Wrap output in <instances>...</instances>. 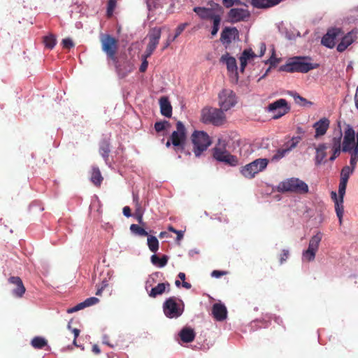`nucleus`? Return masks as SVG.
Returning a JSON list of instances; mask_svg holds the SVG:
<instances>
[{
  "label": "nucleus",
  "mask_w": 358,
  "mask_h": 358,
  "mask_svg": "<svg viewBox=\"0 0 358 358\" xmlns=\"http://www.w3.org/2000/svg\"><path fill=\"white\" fill-rule=\"evenodd\" d=\"M148 7L149 9L151 8V7L157 8V7H162L164 3L166 0H145Z\"/></svg>",
  "instance_id": "45"
},
{
  "label": "nucleus",
  "mask_w": 358,
  "mask_h": 358,
  "mask_svg": "<svg viewBox=\"0 0 358 358\" xmlns=\"http://www.w3.org/2000/svg\"><path fill=\"white\" fill-rule=\"evenodd\" d=\"M226 271L215 270L211 273V276L215 278H219L221 276L226 275Z\"/></svg>",
  "instance_id": "54"
},
{
  "label": "nucleus",
  "mask_w": 358,
  "mask_h": 358,
  "mask_svg": "<svg viewBox=\"0 0 358 358\" xmlns=\"http://www.w3.org/2000/svg\"><path fill=\"white\" fill-rule=\"evenodd\" d=\"M114 64L116 71L121 78L126 77L134 69L133 65L128 61H126L122 64H119L117 62V64Z\"/></svg>",
  "instance_id": "23"
},
{
  "label": "nucleus",
  "mask_w": 358,
  "mask_h": 358,
  "mask_svg": "<svg viewBox=\"0 0 358 358\" xmlns=\"http://www.w3.org/2000/svg\"><path fill=\"white\" fill-rule=\"evenodd\" d=\"M172 37L171 35H169L167 38V39L166 40V41L164 42V45L162 48V50L164 51L170 45L171 43L174 41L175 40H172Z\"/></svg>",
  "instance_id": "55"
},
{
  "label": "nucleus",
  "mask_w": 358,
  "mask_h": 358,
  "mask_svg": "<svg viewBox=\"0 0 358 358\" xmlns=\"http://www.w3.org/2000/svg\"><path fill=\"white\" fill-rule=\"evenodd\" d=\"M84 308H86V304L83 301V302H81V303L77 304L76 306H75L72 308L68 310V313H73V312H76V311H78L80 310L83 309Z\"/></svg>",
  "instance_id": "51"
},
{
  "label": "nucleus",
  "mask_w": 358,
  "mask_h": 358,
  "mask_svg": "<svg viewBox=\"0 0 358 358\" xmlns=\"http://www.w3.org/2000/svg\"><path fill=\"white\" fill-rule=\"evenodd\" d=\"M341 29L332 28L322 38V44L329 48H332L336 45V38L341 35Z\"/></svg>",
  "instance_id": "15"
},
{
  "label": "nucleus",
  "mask_w": 358,
  "mask_h": 358,
  "mask_svg": "<svg viewBox=\"0 0 358 358\" xmlns=\"http://www.w3.org/2000/svg\"><path fill=\"white\" fill-rule=\"evenodd\" d=\"M123 214L127 217L131 216V208L129 206H124L122 210Z\"/></svg>",
  "instance_id": "58"
},
{
  "label": "nucleus",
  "mask_w": 358,
  "mask_h": 358,
  "mask_svg": "<svg viewBox=\"0 0 358 358\" xmlns=\"http://www.w3.org/2000/svg\"><path fill=\"white\" fill-rule=\"evenodd\" d=\"M187 138L186 128L182 122L178 121L176 123V130L173 131L170 136L172 145L176 148L184 149Z\"/></svg>",
  "instance_id": "10"
},
{
  "label": "nucleus",
  "mask_w": 358,
  "mask_h": 358,
  "mask_svg": "<svg viewBox=\"0 0 358 358\" xmlns=\"http://www.w3.org/2000/svg\"><path fill=\"white\" fill-rule=\"evenodd\" d=\"M110 152V145L109 142L106 140L101 141L99 145V153L106 162L108 160Z\"/></svg>",
  "instance_id": "33"
},
{
  "label": "nucleus",
  "mask_w": 358,
  "mask_h": 358,
  "mask_svg": "<svg viewBox=\"0 0 358 358\" xmlns=\"http://www.w3.org/2000/svg\"><path fill=\"white\" fill-rule=\"evenodd\" d=\"M194 11L199 15V16H201V7L200 6H198V7H195L194 8Z\"/></svg>",
  "instance_id": "64"
},
{
  "label": "nucleus",
  "mask_w": 358,
  "mask_h": 358,
  "mask_svg": "<svg viewBox=\"0 0 358 358\" xmlns=\"http://www.w3.org/2000/svg\"><path fill=\"white\" fill-rule=\"evenodd\" d=\"M348 181L340 180L339 187H338V194L339 198L337 197L339 203L343 205V196L345 193L346 186Z\"/></svg>",
  "instance_id": "41"
},
{
  "label": "nucleus",
  "mask_w": 358,
  "mask_h": 358,
  "mask_svg": "<svg viewBox=\"0 0 358 358\" xmlns=\"http://www.w3.org/2000/svg\"><path fill=\"white\" fill-rule=\"evenodd\" d=\"M341 138H342V134L341 131H339L338 135L334 136L331 139V148H341Z\"/></svg>",
  "instance_id": "43"
},
{
  "label": "nucleus",
  "mask_w": 358,
  "mask_h": 358,
  "mask_svg": "<svg viewBox=\"0 0 358 358\" xmlns=\"http://www.w3.org/2000/svg\"><path fill=\"white\" fill-rule=\"evenodd\" d=\"M166 124H169V122L167 121H163V122H157L155 124V129L157 132H161L164 131L166 128Z\"/></svg>",
  "instance_id": "48"
},
{
  "label": "nucleus",
  "mask_w": 358,
  "mask_h": 358,
  "mask_svg": "<svg viewBox=\"0 0 358 358\" xmlns=\"http://www.w3.org/2000/svg\"><path fill=\"white\" fill-rule=\"evenodd\" d=\"M221 62L226 64L227 70L231 73L237 74L236 60L234 57H231L228 53L224 55L221 57Z\"/></svg>",
  "instance_id": "24"
},
{
  "label": "nucleus",
  "mask_w": 358,
  "mask_h": 358,
  "mask_svg": "<svg viewBox=\"0 0 358 358\" xmlns=\"http://www.w3.org/2000/svg\"><path fill=\"white\" fill-rule=\"evenodd\" d=\"M290 110L287 101L284 99H280L268 106V110L273 114L274 119H278L287 114Z\"/></svg>",
  "instance_id": "12"
},
{
  "label": "nucleus",
  "mask_w": 358,
  "mask_h": 358,
  "mask_svg": "<svg viewBox=\"0 0 358 358\" xmlns=\"http://www.w3.org/2000/svg\"><path fill=\"white\" fill-rule=\"evenodd\" d=\"M160 111L162 115L170 117L172 115V106L166 96H162L159 99Z\"/></svg>",
  "instance_id": "28"
},
{
  "label": "nucleus",
  "mask_w": 358,
  "mask_h": 358,
  "mask_svg": "<svg viewBox=\"0 0 358 358\" xmlns=\"http://www.w3.org/2000/svg\"><path fill=\"white\" fill-rule=\"evenodd\" d=\"M331 197L334 201L335 203V210L336 215L339 220V224H342V220H343V205H341V203H339L338 199H337V194L336 192L331 193Z\"/></svg>",
  "instance_id": "31"
},
{
  "label": "nucleus",
  "mask_w": 358,
  "mask_h": 358,
  "mask_svg": "<svg viewBox=\"0 0 358 358\" xmlns=\"http://www.w3.org/2000/svg\"><path fill=\"white\" fill-rule=\"evenodd\" d=\"M266 51V45L264 43L259 44V53L258 55H255L251 49L245 50L240 57L241 71L243 72L244 69L249 61L257 57H262Z\"/></svg>",
  "instance_id": "13"
},
{
  "label": "nucleus",
  "mask_w": 358,
  "mask_h": 358,
  "mask_svg": "<svg viewBox=\"0 0 358 358\" xmlns=\"http://www.w3.org/2000/svg\"><path fill=\"white\" fill-rule=\"evenodd\" d=\"M222 3L224 6L227 8H229L233 6L235 4H238L240 3L239 0H223Z\"/></svg>",
  "instance_id": "53"
},
{
  "label": "nucleus",
  "mask_w": 358,
  "mask_h": 358,
  "mask_svg": "<svg viewBox=\"0 0 358 358\" xmlns=\"http://www.w3.org/2000/svg\"><path fill=\"white\" fill-rule=\"evenodd\" d=\"M180 338L184 343H190L194 339V332L189 328H183L180 332Z\"/></svg>",
  "instance_id": "30"
},
{
  "label": "nucleus",
  "mask_w": 358,
  "mask_h": 358,
  "mask_svg": "<svg viewBox=\"0 0 358 358\" xmlns=\"http://www.w3.org/2000/svg\"><path fill=\"white\" fill-rule=\"evenodd\" d=\"M298 143L299 140L297 138H293L289 143L285 145V148L279 149L277 150L276 153L272 157V160L278 161L283 158L286 154L296 147Z\"/></svg>",
  "instance_id": "19"
},
{
  "label": "nucleus",
  "mask_w": 358,
  "mask_h": 358,
  "mask_svg": "<svg viewBox=\"0 0 358 358\" xmlns=\"http://www.w3.org/2000/svg\"><path fill=\"white\" fill-rule=\"evenodd\" d=\"M238 38V31L236 27H225L222 33L220 41L223 44L229 45Z\"/></svg>",
  "instance_id": "18"
},
{
  "label": "nucleus",
  "mask_w": 358,
  "mask_h": 358,
  "mask_svg": "<svg viewBox=\"0 0 358 358\" xmlns=\"http://www.w3.org/2000/svg\"><path fill=\"white\" fill-rule=\"evenodd\" d=\"M355 34L353 32H349L342 38L341 41L337 45V50L340 52H343L355 40Z\"/></svg>",
  "instance_id": "25"
},
{
  "label": "nucleus",
  "mask_w": 358,
  "mask_h": 358,
  "mask_svg": "<svg viewBox=\"0 0 358 358\" xmlns=\"http://www.w3.org/2000/svg\"><path fill=\"white\" fill-rule=\"evenodd\" d=\"M116 6L115 0H108V10H114Z\"/></svg>",
  "instance_id": "59"
},
{
  "label": "nucleus",
  "mask_w": 358,
  "mask_h": 358,
  "mask_svg": "<svg viewBox=\"0 0 358 358\" xmlns=\"http://www.w3.org/2000/svg\"><path fill=\"white\" fill-rule=\"evenodd\" d=\"M143 209L141 206H136V210L134 213V217L138 223L141 224L143 222Z\"/></svg>",
  "instance_id": "46"
},
{
  "label": "nucleus",
  "mask_w": 358,
  "mask_h": 358,
  "mask_svg": "<svg viewBox=\"0 0 358 358\" xmlns=\"http://www.w3.org/2000/svg\"><path fill=\"white\" fill-rule=\"evenodd\" d=\"M43 42L45 48L52 50L56 45V36L52 34H50L43 37Z\"/></svg>",
  "instance_id": "37"
},
{
  "label": "nucleus",
  "mask_w": 358,
  "mask_h": 358,
  "mask_svg": "<svg viewBox=\"0 0 358 358\" xmlns=\"http://www.w3.org/2000/svg\"><path fill=\"white\" fill-rule=\"evenodd\" d=\"M190 139L193 145L192 150L196 157H199L201 155V131H194Z\"/></svg>",
  "instance_id": "22"
},
{
  "label": "nucleus",
  "mask_w": 358,
  "mask_h": 358,
  "mask_svg": "<svg viewBox=\"0 0 358 358\" xmlns=\"http://www.w3.org/2000/svg\"><path fill=\"white\" fill-rule=\"evenodd\" d=\"M249 16V11L244 8H231L228 13L229 20L233 23L245 20Z\"/></svg>",
  "instance_id": "16"
},
{
  "label": "nucleus",
  "mask_w": 358,
  "mask_h": 358,
  "mask_svg": "<svg viewBox=\"0 0 358 358\" xmlns=\"http://www.w3.org/2000/svg\"><path fill=\"white\" fill-rule=\"evenodd\" d=\"M213 156L219 162H224L230 166H235L238 164V159L229 153L227 150L215 148Z\"/></svg>",
  "instance_id": "14"
},
{
  "label": "nucleus",
  "mask_w": 358,
  "mask_h": 358,
  "mask_svg": "<svg viewBox=\"0 0 358 358\" xmlns=\"http://www.w3.org/2000/svg\"><path fill=\"white\" fill-rule=\"evenodd\" d=\"M103 180L100 170L98 167H93L91 175V181L96 186H100Z\"/></svg>",
  "instance_id": "36"
},
{
  "label": "nucleus",
  "mask_w": 358,
  "mask_h": 358,
  "mask_svg": "<svg viewBox=\"0 0 358 358\" xmlns=\"http://www.w3.org/2000/svg\"><path fill=\"white\" fill-rule=\"evenodd\" d=\"M150 260L153 265L162 268L167 264L169 257L166 255H163L162 257H159L157 255H153L151 256Z\"/></svg>",
  "instance_id": "32"
},
{
  "label": "nucleus",
  "mask_w": 358,
  "mask_h": 358,
  "mask_svg": "<svg viewBox=\"0 0 358 358\" xmlns=\"http://www.w3.org/2000/svg\"><path fill=\"white\" fill-rule=\"evenodd\" d=\"M31 345L34 349H43L48 345V341L41 336H35L31 341Z\"/></svg>",
  "instance_id": "34"
},
{
  "label": "nucleus",
  "mask_w": 358,
  "mask_h": 358,
  "mask_svg": "<svg viewBox=\"0 0 358 358\" xmlns=\"http://www.w3.org/2000/svg\"><path fill=\"white\" fill-rule=\"evenodd\" d=\"M322 234L317 231L309 240L308 247L304 250L301 254V260L303 262H310L314 261L316 253L319 249L320 243L322 239Z\"/></svg>",
  "instance_id": "6"
},
{
  "label": "nucleus",
  "mask_w": 358,
  "mask_h": 358,
  "mask_svg": "<svg viewBox=\"0 0 358 358\" xmlns=\"http://www.w3.org/2000/svg\"><path fill=\"white\" fill-rule=\"evenodd\" d=\"M236 103V96L231 90L223 89L218 94V103L223 111H227L235 106Z\"/></svg>",
  "instance_id": "9"
},
{
  "label": "nucleus",
  "mask_w": 358,
  "mask_h": 358,
  "mask_svg": "<svg viewBox=\"0 0 358 358\" xmlns=\"http://www.w3.org/2000/svg\"><path fill=\"white\" fill-rule=\"evenodd\" d=\"M162 35V28L160 27H154L151 29L148 34V38L149 42L147 45L145 49V57H150L154 51L155 50L157 45L159 44L160 38Z\"/></svg>",
  "instance_id": "11"
},
{
  "label": "nucleus",
  "mask_w": 358,
  "mask_h": 358,
  "mask_svg": "<svg viewBox=\"0 0 358 358\" xmlns=\"http://www.w3.org/2000/svg\"><path fill=\"white\" fill-rule=\"evenodd\" d=\"M225 121V115L221 109L206 107L203 108V122H209L215 126L221 125Z\"/></svg>",
  "instance_id": "8"
},
{
  "label": "nucleus",
  "mask_w": 358,
  "mask_h": 358,
  "mask_svg": "<svg viewBox=\"0 0 358 358\" xmlns=\"http://www.w3.org/2000/svg\"><path fill=\"white\" fill-rule=\"evenodd\" d=\"M86 304V307L94 305L99 302V299L96 297H90L84 301Z\"/></svg>",
  "instance_id": "52"
},
{
  "label": "nucleus",
  "mask_w": 358,
  "mask_h": 358,
  "mask_svg": "<svg viewBox=\"0 0 358 358\" xmlns=\"http://www.w3.org/2000/svg\"><path fill=\"white\" fill-rule=\"evenodd\" d=\"M269 160L266 158H259L243 166L241 174L246 178L252 179L257 174L264 171L268 166Z\"/></svg>",
  "instance_id": "5"
},
{
  "label": "nucleus",
  "mask_w": 358,
  "mask_h": 358,
  "mask_svg": "<svg viewBox=\"0 0 358 358\" xmlns=\"http://www.w3.org/2000/svg\"><path fill=\"white\" fill-rule=\"evenodd\" d=\"M189 24H190L189 22H185L179 24L176 29L175 34L172 37V40H176L185 29V28L189 26Z\"/></svg>",
  "instance_id": "44"
},
{
  "label": "nucleus",
  "mask_w": 358,
  "mask_h": 358,
  "mask_svg": "<svg viewBox=\"0 0 358 358\" xmlns=\"http://www.w3.org/2000/svg\"><path fill=\"white\" fill-rule=\"evenodd\" d=\"M354 99H355V107L358 110V86L356 88V92H355Z\"/></svg>",
  "instance_id": "61"
},
{
  "label": "nucleus",
  "mask_w": 358,
  "mask_h": 358,
  "mask_svg": "<svg viewBox=\"0 0 358 358\" xmlns=\"http://www.w3.org/2000/svg\"><path fill=\"white\" fill-rule=\"evenodd\" d=\"M278 62L277 59L275 57V52L274 50H272V55L271 57L266 62V64H270L271 65L275 64Z\"/></svg>",
  "instance_id": "56"
},
{
  "label": "nucleus",
  "mask_w": 358,
  "mask_h": 358,
  "mask_svg": "<svg viewBox=\"0 0 358 358\" xmlns=\"http://www.w3.org/2000/svg\"><path fill=\"white\" fill-rule=\"evenodd\" d=\"M329 124L330 121L326 117L321 118L320 120L316 122L313 124V128L315 129V138H318L319 137L324 136L327 133V131L329 127Z\"/></svg>",
  "instance_id": "20"
},
{
  "label": "nucleus",
  "mask_w": 358,
  "mask_h": 358,
  "mask_svg": "<svg viewBox=\"0 0 358 358\" xmlns=\"http://www.w3.org/2000/svg\"><path fill=\"white\" fill-rule=\"evenodd\" d=\"M342 151L350 154V164L356 166L358 162V143L355 142V130L350 126L345 131Z\"/></svg>",
  "instance_id": "1"
},
{
  "label": "nucleus",
  "mask_w": 358,
  "mask_h": 358,
  "mask_svg": "<svg viewBox=\"0 0 358 358\" xmlns=\"http://www.w3.org/2000/svg\"><path fill=\"white\" fill-rule=\"evenodd\" d=\"M130 230L132 233L141 236H148V232L143 228L136 224H131Z\"/></svg>",
  "instance_id": "42"
},
{
  "label": "nucleus",
  "mask_w": 358,
  "mask_h": 358,
  "mask_svg": "<svg viewBox=\"0 0 358 358\" xmlns=\"http://www.w3.org/2000/svg\"><path fill=\"white\" fill-rule=\"evenodd\" d=\"M133 201H134L136 206H141V203H140L139 197H138V195H136V194H134L133 195Z\"/></svg>",
  "instance_id": "60"
},
{
  "label": "nucleus",
  "mask_w": 358,
  "mask_h": 358,
  "mask_svg": "<svg viewBox=\"0 0 358 358\" xmlns=\"http://www.w3.org/2000/svg\"><path fill=\"white\" fill-rule=\"evenodd\" d=\"M333 154L336 156H338L341 153V148H331Z\"/></svg>",
  "instance_id": "63"
},
{
  "label": "nucleus",
  "mask_w": 358,
  "mask_h": 358,
  "mask_svg": "<svg viewBox=\"0 0 358 358\" xmlns=\"http://www.w3.org/2000/svg\"><path fill=\"white\" fill-rule=\"evenodd\" d=\"M210 22H212V24H213V27H212L210 32H211L212 36H214L218 32L221 18L219 15L213 14L210 16Z\"/></svg>",
  "instance_id": "35"
},
{
  "label": "nucleus",
  "mask_w": 358,
  "mask_h": 358,
  "mask_svg": "<svg viewBox=\"0 0 358 358\" xmlns=\"http://www.w3.org/2000/svg\"><path fill=\"white\" fill-rule=\"evenodd\" d=\"M212 314L217 321H223L227 316V308L221 303H216L213 306Z\"/></svg>",
  "instance_id": "21"
},
{
  "label": "nucleus",
  "mask_w": 358,
  "mask_h": 358,
  "mask_svg": "<svg viewBox=\"0 0 358 358\" xmlns=\"http://www.w3.org/2000/svg\"><path fill=\"white\" fill-rule=\"evenodd\" d=\"M307 57H294L290 58L285 65L280 66V70L289 73H307L317 67V64L310 63Z\"/></svg>",
  "instance_id": "2"
},
{
  "label": "nucleus",
  "mask_w": 358,
  "mask_h": 358,
  "mask_svg": "<svg viewBox=\"0 0 358 358\" xmlns=\"http://www.w3.org/2000/svg\"><path fill=\"white\" fill-rule=\"evenodd\" d=\"M62 43L63 48L66 49H71V48L74 47L73 41L69 38L63 39Z\"/></svg>",
  "instance_id": "50"
},
{
  "label": "nucleus",
  "mask_w": 358,
  "mask_h": 358,
  "mask_svg": "<svg viewBox=\"0 0 358 358\" xmlns=\"http://www.w3.org/2000/svg\"><path fill=\"white\" fill-rule=\"evenodd\" d=\"M101 50L106 53L108 60L113 64L117 63V53L118 50V40L110 34H102L100 38Z\"/></svg>",
  "instance_id": "4"
},
{
  "label": "nucleus",
  "mask_w": 358,
  "mask_h": 358,
  "mask_svg": "<svg viewBox=\"0 0 358 358\" xmlns=\"http://www.w3.org/2000/svg\"><path fill=\"white\" fill-rule=\"evenodd\" d=\"M327 145L325 143H320L315 148V163L316 166H319L324 162V159L327 157Z\"/></svg>",
  "instance_id": "26"
},
{
  "label": "nucleus",
  "mask_w": 358,
  "mask_h": 358,
  "mask_svg": "<svg viewBox=\"0 0 358 358\" xmlns=\"http://www.w3.org/2000/svg\"><path fill=\"white\" fill-rule=\"evenodd\" d=\"M148 58V57H145V52H144V54L142 55L143 61L139 68V71L141 72H145L147 70L148 66V62L147 61Z\"/></svg>",
  "instance_id": "49"
},
{
  "label": "nucleus",
  "mask_w": 358,
  "mask_h": 358,
  "mask_svg": "<svg viewBox=\"0 0 358 358\" xmlns=\"http://www.w3.org/2000/svg\"><path fill=\"white\" fill-rule=\"evenodd\" d=\"M181 302V300L172 296L167 299L163 304V310L164 315L169 318H177L180 317L183 311L184 307L182 304L178 303L177 301Z\"/></svg>",
  "instance_id": "7"
},
{
  "label": "nucleus",
  "mask_w": 358,
  "mask_h": 358,
  "mask_svg": "<svg viewBox=\"0 0 358 358\" xmlns=\"http://www.w3.org/2000/svg\"><path fill=\"white\" fill-rule=\"evenodd\" d=\"M8 281L14 285V288L12 289L13 295L17 298H22L26 292L22 279L18 276H11Z\"/></svg>",
  "instance_id": "17"
},
{
  "label": "nucleus",
  "mask_w": 358,
  "mask_h": 358,
  "mask_svg": "<svg viewBox=\"0 0 358 358\" xmlns=\"http://www.w3.org/2000/svg\"><path fill=\"white\" fill-rule=\"evenodd\" d=\"M290 94L293 96L296 103L302 106H310L313 103L308 101L305 98L302 97L297 93L290 92Z\"/></svg>",
  "instance_id": "38"
},
{
  "label": "nucleus",
  "mask_w": 358,
  "mask_h": 358,
  "mask_svg": "<svg viewBox=\"0 0 358 358\" xmlns=\"http://www.w3.org/2000/svg\"><path fill=\"white\" fill-rule=\"evenodd\" d=\"M148 245L152 252H156L159 249V241L154 236H148Z\"/></svg>",
  "instance_id": "40"
},
{
  "label": "nucleus",
  "mask_w": 358,
  "mask_h": 358,
  "mask_svg": "<svg viewBox=\"0 0 358 358\" xmlns=\"http://www.w3.org/2000/svg\"><path fill=\"white\" fill-rule=\"evenodd\" d=\"M212 143V141L209 136L204 131H203V151L209 147Z\"/></svg>",
  "instance_id": "47"
},
{
  "label": "nucleus",
  "mask_w": 358,
  "mask_h": 358,
  "mask_svg": "<svg viewBox=\"0 0 358 358\" xmlns=\"http://www.w3.org/2000/svg\"><path fill=\"white\" fill-rule=\"evenodd\" d=\"M356 166H345L343 168L341 173V180L348 181L350 176L353 173Z\"/></svg>",
  "instance_id": "39"
},
{
  "label": "nucleus",
  "mask_w": 358,
  "mask_h": 358,
  "mask_svg": "<svg viewBox=\"0 0 358 358\" xmlns=\"http://www.w3.org/2000/svg\"><path fill=\"white\" fill-rule=\"evenodd\" d=\"M278 189L280 192H294L303 194L309 191L308 185L298 178H290L280 182L278 185Z\"/></svg>",
  "instance_id": "3"
},
{
  "label": "nucleus",
  "mask_w": 358,
  "mask_h": 358,
  "mask_svg": "<svg viewBox=\"0 0 358 358\" xmlns=\"http://www.w3.org/2000/svg\"><path fill=\"white\" fill-rule=\"evenodd\" d=\"M281 0H251V5L257 8H267L278 5Z\"/></svg>",
  "instance_id": "29"
},
{
  "label": "nucleus",
  "mask_w": 358,
  "mask_h": 358,
  "mask_svg": "<svg viewBox=\"0 0 358 358\" xmlns=\"http://www.w3.org/2000/svg\"><path fill=\"white\" fill-rule=\"evenodd\" d=\"M289 256V250H283L280 255V262L282 263L287 260Z\"/></svg>",
  "instance_id": "57"
},
{
  "label": "nucleus",
  "mask_w": 358,
  "mask_h": 358,
  "mask_svg": "<svg viewBox=\"0 0 358 358\" xmlns=\"http://www.w3.org/2000/svg\"><path fill=\"white\" fill-rule=\"evenodd\" d=\"M92 352H94L96 355H98L101 352V350L97 345H94L92 346Z\"/></svg>",
  "instance_id": "62"
},
{
  "label": "nucleus",
  "mask_w": 358,
  "mask_h": 358,
  "mask_svg": "<svg viewBox=\"0 0 358 358\" xmlns=\"http://www.w3.org/2000/svg\"><path fill=\"white\" fill-rule=\"evenodd\" d=\"M167 289V292L170 291V283L168 282L159 283L157 286L152 288L150 292H149V296L152 298H156L159 295H162L166 292Z\"/></svg>",
  "instance_id": "27"
}]
</instances>
